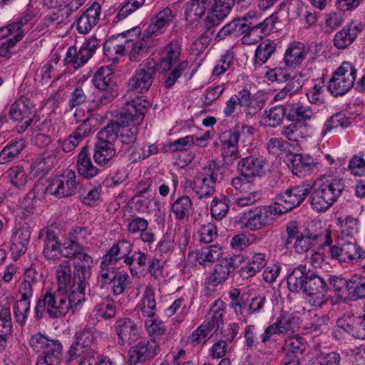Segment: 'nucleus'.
<instances>
[{
  "mask_svg": "<svg viewBox=\"0 0 365 365\" xmlns=\"http://www.w3.org/2000/svg\"><path fill=\"white\" fill-rule=\"evenodd\" d=\"M277 17L272 14L262 22L251 25L247 36H242V43L245 45H252L259 42L274 27Z\"/></svg>",
  "mask_w": 365,
  "mask_h": 365,
  "instance_id": "25",
  "label": "nucleus"
},
{
  "mask_svg": "<svg viewBox=\"0 0 365 365\" xmlns=\"http://www.w3.org/2000/svg\"><path fill=\"white\" fill-rule=\"evenodd\" d=\"M307 271L305 265L299 264L294 268L287 276V287L292 292H304Z\"/></svg>",
  "mask_w": 365,
  "mask_h": 365,
  "instance_id": "38",
  "label": "nucleus"
},
{
  "mask_svg": "<svg viewBox=\"0 0 365 365\" xmlns=\"http://www.w3.org/2000/svg\"><path fill=\"white\" fill-rule=\"evenodd\" d=\"M234 5L233 0H213L206 17V28L210 29L212 27L220 25L230 14Z\"/></svg>",
  "mask_w": 365,
  "mask_h": 365,
  "instance_id": "23",
  "label": "nucleus"
},
{
  "mask_svg": "<svg viewBox=\"0 0 365 365\" xmlns=\"http://www.w3.org/2000/svg\"><path fill=\"white\" fill-rule=\"evenodd\" d=\"M181 48L178 40L170 41L163 49L160 54V68L167 71L170 70L180 58Z\"/></svg>",
  "mask_w": 365,
  "mask_h": 365,
  "instance_id": "31",
  "label": "nucleus"
},
{
  "mask_svg": "<svg viewBox=\"0 0 365 365\" xmlns=\"http://www.w3.org/2000/svg\"><path fill=\"white\" fill-rule=\"evenodd\" d=\"M351 123L349 117L343 113H336L329 118L324 124L321 135L324 137L334 130L348 128Z\"/></svg>",
  "mask_w": 365,
  "mask_h": 365,
  "instance_id": "50",
  "label": "nucleus"
},
{
  "mask_svg": "<svg viewBox=\"0 0 365 365\" xmlns=\"http://www.w3.org/2000/svg\"><path fill=\"white\" fill-rule=\"evenodd\" d=\"M235 260L232 258L225 257L221 259L215 264L213 270L205 279V284L207 287H215L224 283L230 277V274L235 269Z\"/></svg>",
  "mask_w": 365,
  "mask_h": 365,
  "instance_id": "19",
  "label": "nucleus"
},
{
  "mask_svg": "<svg viewBox=\"0 0 365 365\" xmlns=\"http://www.w3.org/2000/svg\"><path fill=\"white\" fill-rule=\"evenodd\" d=\"M41 275L34 269L29 268L25 272L24 279L22 280L19 287V290L26 293L34 294V289L38 282L40 281Z\"/></svg>",
  "mask_w": 365,
  "mask_h": 365,
  "instance_id": "62",
  "label": "nucleus"
},
{
  "mask_svg": "<svg viewBox=\"0 0 365 365\" xmlns=\"http://www.w3.org/2000/svg\"><path fill=\"white\" fill-rule=\"evenodd\" d=\"M137 307L143 317L148 318L155 317L157 307L155 289L153 287L147 286L145 287L142 298Z\"/></svg>",
  "mask_w": 365,
  "mask_h": 365,
  "instance_id": "41",
  "label": "nucleus"
},
{
  "mask_svg": "<svg viewBox=\"0 0 365 365\" xmlns=\"http://www.w3.org/2000/svg\"><path fill=\"white\" fill-rule=\"evenodd\" d=\"M329 287L327 281L318 274L310 272L307 274L304 293L309 297V302L317 308H322L332 298L327 297Z\"/></svg>",
  "mask_w": 365,
  "mask_h": 365,
  "instance_id": "9",
  "label": "nucleus"
},
{
  "mask_svg": "<svg viewBox=\"0 0 365 365\" xmlns=\"http://www.w3.org/2000/svg\"><path fill=\"white\" fill-rule=\"evenodd\" d=\"M222 255L221 247L217 245H212L203 247L200 250L190 252L188 257L200 265L206 266L207 264L213 262L215 259H218Z\"/></svg>",
  "mask_w": 365,
  "mask_h": 365,
  "instance_id": "34",
  "label": "nucleus"
},
{
  "mask_svg": "<svg viewBox=\"0 0 365 365\" xmlns=\"http://www.w3.org/2000/svg\"><path fill=\"white\" fill-rule=\"evenodd\" d=\"M314 115V111L309 106L297 103L290 106L287 118L292 122L304 123L310 120Z\"/></svg>",
  "mask_w": 365,
  "mask_h": 365,
  "instance_id": "51",
  "label": "nucleus"
},
{
  "mask_svg": "<svg viewBox=\"0 0 365 365\" xmlns=\"http://www.w3.org/2000/svg\"><path fill=\"white\" fill-rule=\"evenodd\" d=\"M86 300V291L75 284L72 293L56 289L52 292L42 293L34 307V317L41 320L46 314L51 319L65 317L69 312L75 314L81 308Z\"/></svg>",
  "mask_w": 365,
  "mask_h": 365,
  "instance_id": "1",
  "label": "nucleus"
},
{
  "mask_svg": "<svg viewBox=\"0 0 365 365\" xmlns=\"http://www.w3.org/2000/svg\"><path fill=\"white\" fill-rule=\"evenodd\" d=\"M230 199L226 195L214 197L210 203V214L215 220L220 221L225 217L230 210Z\"/></svg>",
  "mask_w": 365,
  "mask_h": 365,
  "instance_id": "55",
  "label": "nucleus"
},
{
  "mask_svg": "<svg viewBox=\"0 0 365 365\" xmlns=\"http://www.w3.org/2000/svg\"><path fill=\"white\" fill-rule=\"evenodd\" d=\"M24 148L23 140L15 141L6 145L0 152V164H7L15 160Z\"/></svg>",
  "mask_w": 365,
  "mask_h": 365,
  "instance_id": "57",
  "label": "nucleus"
},
{
  "mask_svg": "<svg viewBox=\"0 0 365 365\" xmlns=\"http://www.w3.org/2000/svg\"><path fill=\"white\" fill-rule=\"evenodd\" d=\"M235 57V53L231 50L222 54L213 68L212 75L220 76L226 71L233 69Z\"/></svg>",
  "mask_w": 365,
  "mask_h": 365,
  "instance_id": "60",
  "label": "nucleus"
},
{
  "mask_svg": "<svg viewBox=\"0 0 365 365\" xmlns=\"http://www.w3.org/2000/svg\"><path fill=\"white\" fill-rule=\"evenodd\" d=\"M27 291H20L18 289V294L16 296L17 300L13 305V311L16 321L20 324H25L31 307V298L33 294L26 293Z\"/></svg>",
  "mask_w": 365,
  "mask_h": 365,
  "instance_id": "36",
  "label": "nucleus"
},
{
  "mask_svg": "<svg viewBox=\"0 0 365 365\" xmlns=\"http://www.w3.org/2000/svg\"><path fill=\"white\" fill-rule=\"evenodd\" d=\"M91 58L88 53L81 48L77 50L76 47L71 46L68 48L64 58L65 65H71L77 69L83 66Z\"/></svg>",
  "mask_w": 365,
  "mask_h": 365,
  "instance_id": "49",
  "label": "nucleus"
},
{
  "mask_svg": "<svg viewBox=\"0 0 365 365\" xmlns=\"http://www.w3.org/2000/svg\"><path fill=\"white\" fill-rule=\"evenodd\" d=\"M78 365H116L107 356L98 354L94 351L86 352Z\"/></svg>",
  "mask_w": 365,
  "mask_h": 365,
  "instance_id": "64",
  "label": "nucleus"
},
{
  "mask_svg": "<svg viewBox=\"0 0 365 365\" xmlns=\"http://www.w3.org/2000/svg\"><path fill=\"white\" fill-rule=\"evenodd\" d=\"M225 139L221 142V155L227 165H232L235 160L240 158L238 148L239 140L224 133Z\"/></svg>",
  "mask_w": 365,
  "mask_h": 365,
  "instance_id": "43",
  "label": "nucleus"
},
{
  "mask_svg": "<svg viewBox=\"0 0 365 365\" xmlns=\"http://www.w3.org/2000/svg\"><path fill=\"white\" fill-rule=\"evenodd\" d=\"M155 73L154 65L150 63L141 64L140 68L129 80V89L140 93L147 91L153 83Z\"/></svg>",
  "mask_w": 365,
  "mask_h": 365,
  "instance_id": "18",
  "label": "nucleus"
},
{
  "mask_svg": "<svg viewBox=\"0 0 365 365\" xmlns=\"http://www.w3.org/2000/svg\"><path fill=\"white\" fill-rule=\"evenodd\" d=\"M160 352V347L155 339L142 340L130 348L129 365H141L153 359Z\"/></svg>",
  "mask_w": 365,
  "mask_h": 365,
  "instance_id": "16",
  "label": "nucleus"
},
{
  "mask_svg": "<svg viewBox=\"0 0 365 365\" xmlns=\"http://www.w3.org/2000/svg\"><path fill=\"white\" fill-rule=\"evenodd\" d=\"M63 346L59 340L53 339L41 354L36 365H60L62 360Z\"/></svg>",
  "mask_w": 365,
  "mask_h": 365,
  "instance_id": "33",
  "label": "nucleus"
},
{
  "mask_svg": "<svg viewBox=\"0 0 365 365\" xmlns=\"http://www.w3.org/2000/svg\"><path fill=\"white\" fill-rule=\"evenodd\" d=\"M237 170L245 178H262L269 172V163L265 157L254 154L239 160Z\"/></svg>",
  "mask_w": 365,
  "mask_h": 365,
  "instance_id": "13",
  "label": "nucleus"
},
{
  "mask_svg": "<svg viewBox=\"0 0 365 365\" xmlns=\"http://www.w3.org/2000/svg\"><path fill=\"white\" fill-rule=\"evenodd\" d=\"M225 170L224 165L211 160L202 168L200 175L216 185L224 180Z\"/></svg>",
  "mask_w": 365,
  "mask_h": 365,
  "instance_id": "47",
  "label": "nucleus"
},
{
  "mask_svg": "<svg viewBox=\"0 0 365 365\" xmlns=\"http://www.w3.org/2000/svg\"><path fill=\"white\" fill-rule=\"evenodd\" d=\"M329 253L340 262L358 263L365 259V251L353 238L331 247Z\"/></svg>",
  "mask_w": 365,
  "mask_h": 365,
  "instance_id": "12",
  "label": "nucleus"
},
{
  "mask_svg": "<svg viewBox=\"0 0 365 365\" xmlns=\"http://www.w3.org/2000/svg\"><path fill=\"white\" fill-rule=\"evenodd\" d=\"M277 44L272 40L267 39L261 42L255 50L254 65L260 66L265 63L276 51Z\"/></svg>",
  "mask_w": 365,
  "mask_h": 365,
  "instance_id": "46",
  "label": "nucleus"
},
{
  "mask_svg": "<svg viewBox=\"0 0 365 365\" xmlns=\"http://www.w3.org/2000/svg\"><path fill=\"white\" fill-rule=\"evenodd\" d=\"M305 56L304 44L299 41H294L286 49L283 59L287 66L295 68L302 63Z\"/></svg>",
  "mask_w": 365,
  "mask_h": 365,
  "instance_id": "37",
  "label": "nucleus"
},
{
  "mask_svg": "<svg viewBox=\"0 0 365 365\" xmlns=\"http://www.w3.org/2000/svg\"><path fill=\"white\" fill-rule=\"evenodd\" d=\"M362 31L360 25L353 23L344 26L336 32L334 37V45L338 49H344L349 47L357 38Z\"/></svg>",
  "mask_w": 365,
  "mask_h": 365,
  "instance_id": "30",
  "label": "nucleus"
},
{
  "mask_svg": "<svg viewBox=\"0 0 365 365\" xmlns=\"http://www.w3.org/2000/svg\"><path fill=\"white\" fill-rule=\"evenodd\" d=\"M118 271L114 265L111 264H103V260H101L100 264V271L98 277V283L101 287L110 284L113 279H115Z\"/></svg>",
  "mask_w": 365,
  "mask_h": 365,
  "instance_id": "63",
  "label": "nucleus"
},
{
  "mask_svg": "<svg viewBox=\"0 0 365 365\" xmlns=\"http://www.w3.org/2000/svg\"><path fill=\"white\" fill-rule=\"evenodd\" d=\"M171 211L178 222H185L192 212V202L188 196L178 197L171 205Z\"/></svg>",
  "mask_w": 365,
  "mask_h": 365,
  "instance_id": "40",
  "label": "nucleus"
},
{
  "mask_svg": "<svg viewBox=\"0 0 365 365\" xmlns=\"http://www.w3.org/2000/svg\"><path fill=\"white\" fill-rule=\"evenodd\" d=\"M126 135H123L125 147L120 149V156L129 157L132 162H137L144 160L150 156V153L146 147L137 148L135 142L138 133V128H133V131H125Z\"/></svg>",
  "mask_w": 365,
  "mask_h": 365,
  "instance_id": "21",
  "label": "nucleus"
},
{
  "mask_svg": "<svg viewBox=\"0 0 365 365\" xmlns=\"http://www.w3.org/2000/svg\"><path fill=\"white\" fill-rule=\"evenodd\" d=\"M114 74L108 66H102L97 70L93 82L98 91L93 100L98 106L111 103L118 95V86L114 81Z\"/></svg>",
  "mask_w": 365,
  "mask_h": 365,
  "instance_id": "5",
  "label": "nucleus"
},
{
  "mask_svg": "<svg viewBox=\"0 0 365 365\" xmlns=\"http://www.w3.org/2000/svg\"><path fill=\"white\" fill-rule=\"evenodd\" d=\"M115 331L120 345L131 344L138 337V327L128 318H122L115 323Z\"/></svg>",
  "mask_w": 365,
  "mask_h": 365,
  "instance_id": "28",
  "label": "nucleus"
},
{
  "mask_svg": "<svg viewBox=\"0 0 365 365\" xmlns=\"http://www.w3.org/2000/svg\"><path fill=\"white\" fill-rule=\"evenodd\" d=\"M229 297L230 302L229 304L230 308L237 315H242L243 310L247 309L249 302V295L247 293H241L240 290L237 288H233L229 292Z\"/></svg>",
  "mask_w": 365,
  "mask_h": 365,
  "instance_id": "52",
  "label": "nucleus"
},
{
  "mask_svg": "<svg viewBox=\"0 0 365 365\" xmlns=\"http://www.w3.org/2000/svg\"><path fill=\"white\" fill-rule=\"evenodd\" d=\"M89 248L85 247L73 259L74 269V284L82 290L86 291L88 279L91 276L93 266V257L88 254Z\"/></svg>",
  "mask_w": 365,
  "mask_h": 365,
  "instance_id": "14",
  "label": "nucleus"
},
{
  "mask_svg": "<svg viewBox=\"0 0 365 365\" xmlns=\"http://www.w3.org/2000/svg\"><path fill=\"white\" fill-rule=\"evenodd\" d=\"M101 6L94 1L84 11L77 21L76 29L80 34H86L96 26L100 19Z\"/></svg>",
  "mask_w": 365,
  "mask_h": 365,
  "instance_id": "26",
  "label": "nucleus"
},
{
  "mask_svg": "<svg viewBox=\"0 0 365 365\" xmlns=\"http://www.w3.org/2000/svg\"><path fill=\"white\" fill-rule=\"evenodd\" d=\"M119 148L113 143L99 140L95 145L93 159L99 166H105L112 160L116 153L119 154Z\"/></svg>",
  "mask_w": 365,
  "mask_h": 365,
  "instance_id": "32",
  "label": "nucleus"
},
{
  "mask_svg": "<svg viewBox=\"0 0 365 365\" xmlns=\"http://www.w3.org/2000/svg\"><path fill=\"white\" fill-rule=\"evenodd\" d=\"M148 102L136 98L128 102L122 108L119 117L115 121H111L98 134L99 140H105L113 143L120 149L125 147L123 135H126L125 131H133V128H138L143 120L147 112Z\"/></svg>",
  "mask_w": 365,
  "mask_h": 365,
  "instance_id": "2",
  "label": "nucleus"
},
{
  "mask_svg": "<svg viewBox=\"0 0 365 365\" xmlns=\"http://www.w3.org/2000/svg\"><path fill=\"white\" fill-rule=\"evenodd\" d=\"M312 192L309 200L313 210L320 212L327 210L339 199L344 190L340 179L322 177L310 184Z\"/></svg>",
  "mask_w": 365,
  "mask_h": 365,
  "instance_id": "3",
  "label": "nucleus"
},
{
  "mask_svg": "<svg viewBox=\"0 0 365 365\" xmlns=\"http://www.w3.org/2000/svg\"><path fill=\"white\" fill-rule=\"evenodd\" d=\"M346 290L354 300L365 299V277L354 275L347 279Z\"/></svg>",
  "mask_w": 365,
  "mask_h": 365,
  "instance_id": "56",
  "label": "nucleus"
},
{
  "mask_svg": "<svg viewBox=\"0 0 365 365\" xmlns=\"http://www.w3.org/2000/svg\"><path fill=\"white\" fill-rule=\"evenodd\" d=\"M59 230L51 225L41 229L38 235V240L43 244V255L50 260L58 259V250L61 242L59 240Z\"/></svg>",
  "mask_w": 365,
  "mask_h": 365,
  "instance_id": "17",
  "label": "nucleus"
},
{
  "mask_svg": "<svg viewBox=\"0 0 365 365\" xmlns=\"http://www.w3.org/2000/svg\"><path fill=\"white\" fill-rule=\"evenodd\" d=\"M319 163L309 155L294 154L290 161L292 173L299 177L311 175L319 168Z\"/></svg>",
  "mask_w": 365,
  "mask_h": 365,
  "instance_id": "27",
  "label": "nucleus"
},
{
  "mask_svg": "<svg viewBox=\"0 0 365 365\" xmlns=\"http://www.w3.org/2000/svg\"><path fill=\"white\" fill-rule=\"evenodd\" d=\"M145 0H127L120 4L117 9L118 13L115 17L114 21L118 22L127 18L130 14L140 9L145 3Z\"/></svg>",
  "mask_w": 365,
  "mask_h": 365,
  "instance_id": "61",
  "label": "nucleus"
},
{
  "mask_svg": "<svg viewBox=\"0 0 365 365\" xmlns=\"http://www.w3.org/2000/svg\"><path fill=\"white\" fill-rule=\"evenodd\" d=\"M287 239L285 247L289 249L294 248L298 254H303L311 250L315 245L319 244V237L314 234L309 233L304 230L301 232L299 230V223L292 220L286 225Z\"/></svg>",
  "mask_w": 365,
  "mask_h": 365,
  "instance_id": "7",
  "label": "nucleus"
},
{
  "mask_svg": "<svg viewBox=\"0 0 365 365\" xmlns=\"http://www.w3.org/2000/svg\"><path fill=\"white\" fill-rule=\"evenodd\" d=\"M176 14L170 8L165 7L157 13L143 33V39L150 38L153 35L163 34L168 26L173 21Z\"/></svg>",
  "mask_w": 365,
  "mask_h": 365,
  "instance_id": "20",
  "label": "nucleus"
},
{
  "mask_svg": "<svg viewBox=\"0 0 365 365\" xmlns=\"http://www.w3.org/2000/svg\"><path fill=\"white\" fill-rule=\"evenodd\" d=\"M69 0H43L45 5L48 7L54 8V9L47 15V19L49 22L60 24L68 19L71 14L68 11V8L63 5Z\"/></svg>",
  "mask_w": 365,
  "mask_h": 365,
  "instance_id": "44",
  "label": "nucleus"
},
{
  "mask_svg": "<svg viewBox=\"0 0 365 365\" xmlns=\"http://www.w3.org/2000/svg\"><path fill=\"white\" fill-rule=\"evenodd\" d=\"M267 264L264 253H255L252 257L240 267V275L242 279L252 277L261 271Z\"/></svg>",
  "mask_w": 365,
  "mask_h": 365,
  "instance_id": "39",
  "label": "nucleus"
},
{
  "mask_svg": "<svg viewBox=\"0 0 365 365\" xmlns=\"http://www.w3.org/2000/svg\"><path fill=\"white\" fill-rule=\"evenodd\" d=\"M310 184H301L287 188L276 196L274 205L279 206L282 215L299 206L310 193Z\"/></svg>",
  "mask_w": 365,
  "mask_h": 365,
  "instance_id": "11",
  "label": "nucleus"
},
{
  "mask_svg": "<svg viewBox=\"0 0 365 365\" xmlns=\"http://www.w3.org/2000/svg\"><path fill=\"white\" fill-rule=\"evenodd\" d=\"M35 113L36 110L31 101L28 98L21 97L11 104L9 114L13 120L23 121L17 128L18 133H21L24 132L32 123Z\"/></svg>",
  "mask_w": 365,
  "mask_h": 365,
  "instance_id": "15",
  "label": "nucleus"
},
{
  "mask_svg": "<svg viewBox=\"0 0 365 365\" xmlns=\"http://www.w3.org/2000/svg\"><path fill=\"white\" fill-rule=\"evenodd\" d=\"M215 185L212 181L207 180L201 175L194 181L193 191L196 196L200 198H207L213 195L215 192Z\"/></svg>",
  "mask_w": 365,
  "mask_h": 365,
  "instance_id": "58",
  "label": "nucleus"
},
{
  "mask_svg": "<svg viewBox=\"0 0 365 365\" xmlns=\"http://www.w3.org/2000/svg\"><path fill=\"white\" fill-rule=\"evenodd\" d=\"M79 185L80 181L76 172L72 169H66L51 181L46 187V192L58 198L71 197L76 193Z\"/></svg>",
  "mask_w": 365,
  "mask_h": 365,
  "instance_id": "10",
  "label": "nucleus"
},
{
  "mask_svg": "<svg viewBox=\"0 0 365 365\" xmlns=\"http://www.w3.org/2000/svg\"><path fill=\"white\" fill-rule=\"evenodd\" d=\"M57 289L72 293L74 284V273L72 274L71 263L63 260L56 267L55 270Z\"/></svg>",
  "mask_w": 365,
  "mask_h": 365,
  "instance_id": "29",
  "label": "nucleus"
},
{
  "mask_svg": "<svg viewBox=\"0 0 365 365\" xmlns=\"http://www.w3.org/2000/svg\"><path fill=\"white\" fill-rule=\"evenodd\" d=\"M285 115L286 108L282 105H277L264 110V120L267 125L275 128L282 124Z\"/></svg>",
  "mask_w": 365,
  "mask_h": 365,
  "instance_id": "59",
  "label": "nucleus"
},
{
  "mask_svg": "<svg viewBox=\"0 0 365 365\" xmlns=\"http://www.w3.org/2000/svg\"><path fill=\"white\" fill-rule=\"evenodd\" d=\"M307 347V344L304 339L297 335L286 339L283 350L285 352V356L298 357L299 355L304 354Z\"/></svg>",
  "mask_w": 365,
  "mask_h": 365,
  "instance_id": "53",
  "label": "nucleus"
},
{
  "mask_svg": "<svg viewBox=\"0 0 365 365\" xmlns=\"http://www.w3.org/2000/svg\"><path fill=\"white\" fill-rule=\"evenodd\" d=\"M76 168L78 174L86 179L93 178L101 172L100 169L92 163L87 146L83 147L78 153Z\"/></svg>",
  "mask_w": 365,
  "mask_h": 365,
  "instance_id": "35",
  "label": "nucleus"
},
{
  "mask_svg": "<svg viewBox=\"0 0 365 365\" xmlns=\"http://www.w3.org/2000/svg\"><path fill=\"white\" fill-rule=\"evenodd\" d=\"M12 325L11 311L9 308H4L0 311V351L4 349L7 340L11 334Z\"/></svg>",
  "mask_w": 365,
  "mask_h": 365,
  "instance_id": "48",
  "label": "nucleus"
},
{
  "mask_svg": "<svg viewBox=\"0 0 365 365\" xmlns=\"http://www.w3.org/2000/svg\"><path fill=\"white\" fill-rule=\"evenodd\" d=\"M357 70L350 62L344 61L333 73L328 83V90L334 96H343L354 86Z\"/></svg>",
  "mask_w": 365,
  "mask_h": 365,
  "instance_id": "8",
  "label": "nucleus"
},
{
  "mask_svg": "<svg viewBox=\"0 0 365 365\" xmlns=\"http://www.w3.org/2000/svg\"><path fill=\"white\" fill-rule=\"evenodd\" d=\"M241 103V107L244 108L246 118L248 119L252 118L263 108L265 101L252 96L247 88H243Z\"/></svg>",
  "mask_w": 365,
  "mask_h": 365,
  "instance_id": "42",
  "label": "nucleus"
},
{
  "mask_svg": "<svg viewBox=\"0 0 365 365\" xmlns=\"http://www.w3.org/2000/svg\"><path fill=\"white\" fill-rule=\"evenodd\" d=\"M95 130L89 119L83 120L74 131L65 140H58V143L61 145V149L65 153H69L75 150L80 142L84 138L91 135Z\"/></svg>",
  "mask_w": 365,
  "mask_h": 365,
  "instance_id": "22",
  "label": "nucleus"
},
{
  "mask_svg": "<svg viewBox=\"0 0 365 365\" xmlns=\"http://www.w3.org/2000/svg\"><path fill=\"white\" fill-rule=\"evenodd\" d=\"M282 212L277 205L257 206L245 212L241 217L244 226L251 230L257 231L269 227L281 216Z\"/></svg>",
  "mask_w": 365,
  "mask_h": 365,
  "instance_id": "6",
  "label": "nucleus"
},
{
  "mask_svg": "<svg viewBox=\"0 0 365 365\" xmlns=\"http://www.w3.org/2000/svg\"><path fill=\"white\" fill-rule=\"evenodd\" d=\"M336 325L356 339H365V318L361 315L353 317L350 314H344L337 319Z\"/></svg>",
  "mask_w": 365,
  "mask_h": 365,
  "instance_id": "24",
  "label": "nucleus"
},
{
  "mask_svg": "<svg viewBox=\"0 0 365 365\" xmlns=\"http://www.w3.org/2000/svg\"><path fill=\"white\" fill-rule=\"evenodd\" d=\"M211 0H191L186 4L185 16L187 19L197 20L205 14L210 6Z\"/></svg>",
  "mask_w": 365,
  "mask_h": 365,
  "instance_id": "54",
  "label": "nucleus"
},
{
  "mask_svg": "<svg viewBox=\"0 0 365 365\" xmlns=\"http://www.w3.org/2000/svg\"><path fill=\"white\" fill-rule=\"evenodd\" d=\"M143 39V36L140 40L134 41L127 38V34H120L116 37L112 36L111 38L106 41L103 46L104 53L109 58L117 59V56H123L128 53L131 61H138L147 51L149 47L148 40Z\"/></svg>",
  "mask_w": 365,
  "mask_h": 365,
  "instance_id": "4",
  "label": "nucleus"
},
{
  "mask_svg": "<svg viewBox=\"0 0 365 365\" xmlns=\"http://www.w3.org/2000/svg\"><path fill=\"white\" fill-rule=\"evenodd\" d=\"M7 182L10 183L17 190H22L28 181V176L24 168L21 165H15L9 168L4 173Z\"/></svg>",
  "mask_w": 365,
  "mask_h": 365,
  "instance_id": "45",
  "label": "nucleus"
}]
</instances>
